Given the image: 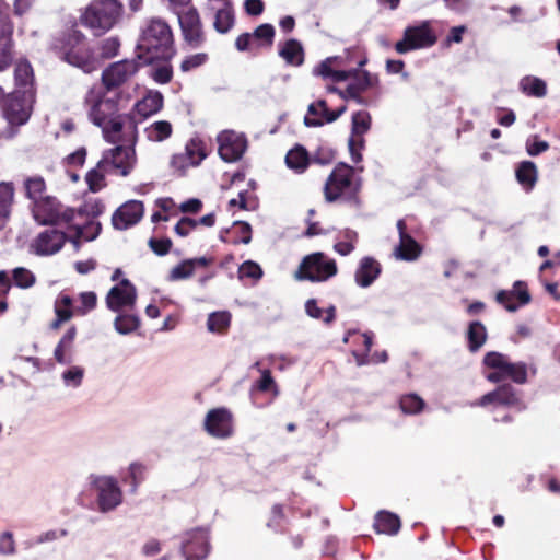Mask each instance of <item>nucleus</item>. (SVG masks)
<instances>
[{
    "label": "nucleus",
    "mask_w": 560,
    "mask_h": 560,
    "mask_svg": "<svg viewBox=\"0 0 560 560\" xmlns=\"http://www.w3.org/2000/svg\"><path fill=\"white\" fill-rule=\"evenodd\" d=\"M84 104L88 108L90 120L97 127L118 114V102L114 97L102 96L98 91L91 89Z\"/></svg>",
    "instance_id": "obj_11"
},
{
    "label": "nucleus",
    "mask_w": 560,
    "mask_h": 560,
    "mask_svg": "<svg viewBox=\"0 0 560 560\" xmlns=\"http://www.w3.org/2000/svg\"><path fill=\"white\" fill-rule=\"evenodd\" d=\"M173 133L172 124L167 120H158L144 129V135L149 141L162 142L168 139Z\"/></svg>",
    "instance_id": "obj_43"
},
{
    "label": "nucleus",
    "mask_w": 560,
    "mask_h": 560,
    "mask_svg": "<svg viewBox=\"0 0 560 560\" xmlns=\"http://www.w3.org/2000/svg\"><path fill=\"white\" fill-rule=\"evenodd\" d=\"M25 196L33 202L46 197L47 186L45 179L40 175L28 176L23 182Z\"/></svg>",
    "instance_id": "obj_42"
},
{
    "label": "nucleus",
    "mask_w": 560,
    "mask_h": 560,
    "mask_svg": "<svg viewBox=\"0 0 560 560\" xmlns=\"http://www.w3.org/2000/svg\"><path fill=\"white\" fill-rule=\"evenodd\" d=\"M144 213L141 201L129 200L120 206L113 214L112 222L117 230H127L137 224Z\"/></svg>",
    "instance_id": "obj_23"
},
{
    "label": "nucleus",
    "mask_w": 560,
    "mask_h": 560,
    "mask_svg": "<svg viewBox=\"0 0 560 560\" xmlns=\"http://www.w3.org/2000/svg\"><path fill=\"white\" fill-rule=\"evenodd\" d=\"M279 55L291 66H301L304 61V50L300 42L289 39L279 48Z\"/></svg>",
    "instance_id": "obj_39"
},
{
    "label": "nucleus",
    "mask_w": 560,
    "mask_h": 560,
    "mask_svg": "<svg viewBox=\"0 0 560 560\" xmlns=\"http://www.w3.org/2000/svg\"><path fill=\"white\" fill-rule=\"evenodd\" d=\"M515 175L520 185L526 191H530L537 182V167L532 161H523L518 164Z\"/></svg>",
    "instance_id": "obj_40"
},
{
    "label": "nucleus",
    "mask_w": 560,
    "mask_h": 560,
    "mask_svg": "<svg viewBox=\"0 0 560 560\" xmlns=\"http://www.w3.org/2000/svg\"><path fill=\"white\" fill-rule=\"evenodd\" d=\"M110 173L106 165H102L100 160L96 166L90 170L85 176L89 189L93 192L102 190L106 186L105 175Z\"/></svg>",
    "instance_id": "obj_44"
},
{
    "label": "nucleus",
    "mask_w": 560,
    "mask_h": 560,
    "mask_svg": "<svg viewBox=\"0 0 560 560\" xmlns=\"http://www.w3.org/2000/svg\"><path fill=\"white\" fill-rule=\"evenodd\" d=\"M338 272L337 262L323 252L306 255L294 272L299 281L325 282Z\"/></svg>",
    "instance_id": "obj_4"
},
{
    "label": "nucleus",
    "mask_w": 560,
    "mask_h": 560,
    "mask_svg": "<svg viewBox=\"0 0 560 560\" xmlns=\"http://www.w3.org/2000/svg\"><path fill=\"white\" fill-rule=\"evenodd\" d=\"M346 112V106H341L336 110H329L324 100H318L310 104L307 114L304 117V124L307 127H319L324 124L334 122Z\"/></svg>",
    "instance_id": "obj_22"
},
{
    "label": "nucleus",
    "mask_w": 560,
    "mask_h": 560,
    "mask_svg": "<svg viewBox=\"0 0 560 560\" xmlns=\"http://www.w3.org/2000/svg\"><path fill=\"white\" fill-rule=\"evenodd\" d=\"M137 124L133 116L117 114L100 128L104 140L108 143L136 144L138 140Z\"/></svg>",
    "instance_id": "obj_9"
},
{
    "label": "nucleus",
    "mask_w": 560,
    "mask_h": 560,
    "mask_svg": "<svg viewBox=\"0 0 560 560\" xmlns=\"http://www.w3.org/2000/svg\"><path fill=\"white\" fill-rule=\"evenodd\" d=\"M139 325V317L133 314H119L114 322L115 329L121 335L135 331Z\"/></svg>",
    "instance_id": "obj_50"
},
{
    "label": "nucleus",
    "mask_w": 560,
    "mask_h": 560,
    "mask_svg": "<svg viewBox=\"0 0 560 560\" xmlns=\"http://www.w3.org/2000/svg\"><path fill=\"white\" fill-rule=\"evenodd\" d=\"M271 393L272 397H277L279 395L278 386L271 376V372L268 369H264L261 371V377L257 380L250 388V398L254 405L261 407L256 402L257 393Z\"/></svg>",
    "instance_id": "obj_35"
},
{
    "label": "nucleus",
    "mask_w": 560,
    "mask_h": 560,
    "mask_svg": "<svg viewBox=\"0 0 560 560\" xmlns=\"http://www.w3.org/2000/svg\"><path fill=\"white\" fill-rule=\"evenodd\" d=\"M399 405L405 413L413 415L423 409L424 401L416 394H408L400 398Z\"/></svg>",
    "instance_id": "obj_55"
},
{
    "label": "nucleus",
    "mask_w": 560,
    "mask_h": 560,
    "mask_svg": "<svg viewBox=\"0 0 560 560\" xmlns=\"http://www.w3.org/2000/svg\"><path fill=\"white\" fill-rule=\"evenodd\" d=\"M163 101L162 93L151 91L133 105L130 116L135 118L138 116L141 120L145 119L162 109Z\"/></svg>",
    "instance_id": "obj_30"
},
{
    "label": "nucleus",
    "mask_w": 560,
    "mask_h": 560,
    "mask_svg": "<svg viewBox=\"0 0 560 560\" xmlns=\"http://www.w3.org/2000/svg\"><path fill=\"white\" fill-rule=\"evenodd\" d=\"M121 12L122 5L117 0H93L82 14L81 22L94 35H102L117 23Z\"/></svg>",
    "instance_id": "obj_3"
},
{
    "label": "nucleus",
    "mask_w": 560,
    "mask_h": 560,
    "mask_svg": "<svg viewBox=\"0 0 560 560\" xmlns=\"http://www.w3.org/2000/svg\"><path fill=\"white\" fill-rule=\"evenodd\" d=\"M120 40L118 37L112 36L105 38L100 44L101 56L105 59L114 58L118 55Z\"/></svg>",
    "instance_id": "obj_57"
},
{
    "label": "nucleus",
    "mask_w": 560,
    "mask_h": 560,
    "mask_svg": "<svg viewBox=\"0 0 560 560\" xmlns=\"http://www.w3.org/2000/svg\"><path fill=\"white\" fill-rule=\"evenodd\" d=\"M343 58L340 56L328 57L315 69L314 74L330 79L334 82H342L350 79V71L342 69Z\"/></svg>",
    "instance_id": "obj_28"
},
{
    "label": "nucleus",
    "mask_w": 560,
    "mask_h": 560,
    "mask_svg": "<svg viewBox=\"0 0 560 560\" xmlns=\"http://www.w3.org/2000/svg\"><path fill=\"white\" fill-rule=\"evenodd\" d=\"M359 189L354 180L353 168L347 164L337 165L325 184V197L332 202L338 199H351Z\"/></svg>",
    "instance_id": "obj_7"
},
{
    "label": "nucleus",
    "mask_w": 560,
    "mask_h": 560,
    "mask_svg": "<svg viewBox=\"0 0 560 560\" xmlns=\"http://www.w3.org/2000/svg\"><path fill=\"white\" fill-rule=\"evenodd\" d=\"M495 300L509 312H515L520 306L530 302L527 285L523 281H516L512 290H501L497 293Z\"/></svg>",
    "instance_id": "obj_25"
},
{
    "label": "nucleus",
    "mask_w": 560,
    "mask_h": 560,
    "mask_svg": "<svg viewBox=\"0 0 560 560\" xmlns=\"http://www.w3.org/2000/svg\"><path fill=\"white\" fill-rule=\"evenodd\" d=\"M372 118L366 110H359L352 115L351 137L349 139V151L352 162L359 163L362 160L361 150L364 148L363 136L371 128Z\"/></svg>",
    "instance_id": "obj_17"
},
{
    "label": "nucleus",
    "mask_w": 560,
    "mask_h": 560,
    "mask_svg": "<svg viewBox=\"0 0 560 560\" xmlns=\"http://www.w3.org/2000/svg\"><path fill=\"white\" fill-rule=\"evenodd\" d=\"M262 275L264 272L261 267L253 260H247L243 262L238 268L240 280H249L252 284L258 282L261 279Z\"/></svg>",
    "instance_id": "obj_49"
},
{
    "label": "nucleus",
    "mask_w": 560,
    "mask_h": 560,
    "mask_svg": "<svg viewBox=\"0 0 560 560\" xmlns=\"http://www.w3.org/2000/svg\"><path fill=\"white\" fill-rule=\"evenodd\" d=\"M210 549V537L206 528L198 527L185 533L180 550L186 560H205Z\"/></svg>",
    "instance_id": "obj_14"
},
{
    "label": "nucleus",
    "mask_w": 560,
    "mask_h": 560,
    "mask_svg": "<svg viewBox=\"0 0 560 560\" xmlns=\"http://www.w3.org/2000/svg\"><path fill=\"white\" fill-rule=\"evenodd\" d=\"M435 43L436 36L429 22H422L420 25L408 26L405 30L402 39L395 44V50L398 54H406L411 50L431 47Z\"/></svg>",
    "instance_id": "obj_12"
},
{
    "label": "nucleus",
    "mask_w": 560,
    "mask_h": 560,
    "mask_svg": "<svg viewBox=\"0 0 560 560\" xmlns=\"http://www.w3.org/2000/svg\"><path fill=\"white\" fill-rule=\"evenodd\" d=\"M178 16V22L182 28L185 42L191 48L200 47L205 42V34L199 13L195 8L188 9L186 12L179 10L174 11Z\"/></svg>",
    "instance_id": "obj_16"
},
{
    "label": "nucleus",
    "mask_w": 560,
    "mask_h": 560,
    "mask_svg": "<svg viewBox=\"0 0 560 560\" xmlns=\"http://www.w3.org/2000/svg\"><path fill=\"white\" fill-rule=\"evenodd\" d=\"M349 71L351 72L350 78H353V81L348 84L346 94L348 97L362 103L360 94L374 85L375 78L366 71H359L358 69Z\"/></svg>",
    "instance_id": "obj_32"
},
{
    "label": "nucleus",
    "mask_w": 560,
    "mask_h": 560,
    "mask_svg": "<svg viewBox=\"0 0 560 560\" xmlns=\"http://www.w3.org/2000/svg\"><path fill=\"white\" fill-rule=\"evenodd\" d=\"M205 158L206 152L202 141L198 139H191L187 142L184 153L173 156L172 164L174 167L184 170L189 166L199 165Z\"/></svg>",
    "instance_id": "obj_27"
},
{
    "label": "nucleus",
    "mask_w": 560,
    "mask_h": 560,
    "mask_svg": "<svg viewBox=\"0 0 560 560\" xmlns=\"http://www.w3.org/2000/svg\"><path fill=\"white\" fill-rule=\"evenodd\" d=\"M15 89L20 92H30L36 95L35 78L32 65L26 59H21L14 68Z\"/></svg>",
    "instance_id": "obj_31"
},
{
    "label": "nucleus",
    "mask_w": 560,
    "mask_h": 560,
    "mask_svg": "<svg viewBox=\"0 0 560 560\" xmlns=\"http://www.w3.org/2000/svg\"><path fill=\"white\" fill-rule=\"evenodd\" d=\"M234 11L232 2L226 1L222 8H219L215 13L213 26L217 32L221 34L228 33L234 25Z\"/></svg>",
    "instance_id": "obj_41"
},
{
    "label": "nucleus",
    "mask_w": 560,
    "mask_h": 560,
    "mask_svg": "<svg viewBox=\"0 0 560 560\" xmlns=\"http://www.w3.org/2000/svg\"><path fill=\"white\" fill-rule=\"evenodd\" d=\"M136 300V287L128 279H122L108 291L105 302L110 311L120 312L124 308L132 310Z\"/></svg>",
    "instance_id": "obj_18"
},
{
    "label": "nucleus",
    "mask_w": 560,
    "mask_h": 560,
    "mask_svg": "<svg viewBox=\"0 0 560 560\" xmlns=\"http://www.w3.org/2000/svg\"><path fill=\"white\" fill-rule=\"evenodd\" d=\"M35 100L36 95L30 92L13 90L9 93L2 105V114L8 124L12 127L25 125L33 113Z\"/></svg>",
    "instance_id": "obj_8"
},
{
    "label": "nucleus",
    "mask_w": 560,
    "mask_h": 560,
    "mask_svg": "<svg viewBox=\"0 0 560 560\" xmlns=\"http://www.w3.org/2000/svg\"><path fill=\"white\" fill-rule=\"evenodd\" d=\"M148 245L154 254H156L158 256H164L171 250L173 243L167 237H151L148 242Z\"/></svg>",
    "instance_id": "obj_63"
},
{
    "label": "nucleus",
    "mask_w": 560,
    "mask_h": 560,
    "mask_svg": "<svg viewBox=\"0 0 560 560\" xmlns=\"http://www.w3.org/2000/svg\"><path fill=\"white\" fill-rule=\"evenodd\" d=\"M139 70L135 60L124 59L108 66L102 73L104 85L110 90L120 86L132 78Z\"/></svg>",
    "instance_id": "obj_19"
},
{
    "label": "nucleus",
    "mask_w": 560,
    "mask_h": 560,
    "mask_svg": "<svg viewBox=\"0 0 560 560\" xmlns=\"http://www.w3.org/2000/svg\"><path fill=\"white\" fill-rule=\"evenodd\" d=\"M250 35L258 51L261 48L271 47L275 38V28L271 24H261Z\"/></svg>",
    "instance_id": "obj_48"
},
{
    "label": "nucleus",
    "mask_w": 560,
    "mask_h": 560,
    "mask_svg": "<svg viewBox=\"0 0 560 560\" xmlns=\"http://www.w3.org/2000/svg\"><path fill=\"white\" fill-rule=\"evenodd\" d=\"M208 60V55L205 52H198L186 57L180 63V70L183 72L191 71L202 65H205Z\"/></svg>",
    "instance_id": "obj_61"
},
{
    "label": "nucleus",
    "mask_w": 560,
    "mask_h": 560,
    "mask_svg": "<svg viewBox=\"0 0 560 560\" xmlns=\"http://www.w3.org/2000/svg\"><path fill=\"white\" fill-rule=\"evenodd\" d=\"M31 210L35 221L42 225L71 223L82 218L81 210L65 208L54 196H46L32 203Z\"/></svg>",
    "instance_id": "obj_5"
},
{
    "label": "nucleus",
    "mask_w": 560,
    "mask_h": 560,
    "mask_svg": "<svg viewBox=\"0 0 560 560\" xmlns=\"http://www.w3.org/2000/svg\"><path fill=\"white\" fill-rule=\"evenodd\" d=\"M81 213H83L81 211ZM84 215V214H82ZM79 219H84V217L80 218ZM78 221V218L71 222V223H68L71 228L74 229V238L72 240L73 244L79 246V243L80 242H91L93 240H95L98 234L101 233V230H102V226H101V223L95 221V220H89L86 222H84L83 224L77 222Z\"/></svg>",
    "instance_id": "obj_33"
},
{
    "label": "nucleus",
    "mask_w": 560,
    "mask_h": 560,
    "mask_svg": "<svg viewBox=\"0 0 560 560\" xmlns=\"http://www.w3.org/2000/svg\"><path fill=\"white\" fill-rule=\"evenodd\" d=\"M79 305L73 306L75 315L84 316L93 311L97 304V295L93 291L81 292L79 294Z\"/></svg>",
    "instance_id": "obj_52"
},
{
    "label": "nucleus",
    "mask_w": 560,
    "mask_h": 560,
    "mask_svg": "<svg viewBox=\"0 0 560 560\" xmlns=\"http://www.w3.org/2000/svg\"><path fill=\"white\" fill-rule=\"evenodd\" d=\"M13 282L16 287L22 289L31 288L35 283L34 273L26 268H15L12 275Z\"/></svg>",
    "instance_id": "obj_56"
},
{
    "label": "nucleus",
    "mask_w": 560,
    "mask_h": 560,
    "mask_svg": "<svg viewBox=\"0 0 560 560\" xmlns=\"http://www.w3.org/2000/svg\"><path fill=\"white\" fill-rule=\"evenodd\" d=\"M206 430L213 436L228 438L232 434V415L225 408L212 409L205 420Z\"/></svg>",
    "instance_id": "obj_24"
},
{
    "label": "nucleus",
    "mask_w": 560,
    "mask_h": 560,
    "mask_svg": "<svg viewBox=\"0 0 560 560\" xmlns=\"http://www.w3.org/2000/svg\"><path fill=\"white\" fill-rule=\"evenodd\" d=\"M487 368L493 370L487 374V380L492 383L511 378L517 384L527 381V366L523 362L513 363L510 359L499 352H488L483 358Z\"/></svg>",
    "instance_id": "obj_6"
},
{
    "label": "nucleus",
    "mask_w": 560,
    "mask_h": 560,
    "mask_svg": "<svg viewBox=\"0 0 560 560\" xmlns=\"http://www.w3.org/2000/svg\"><path fill=\"white\" fill-rule=\"evenodd\" d=\"M359 338L362 340V342L364 345V349H365V352L362 354L358 353L357 351H353V355L355 357L359 365H364L370 362H373V363L386 362L388 360V354L386 351H382L380 353L375 352L371 357V359L369 358V352L373 346V335L372 334L364 332V334L359 335Z\"/></svg>",
    "instance_id": "obj_38"
},
{
    "label": "nucleus",
    "mask_w": 560,
    "mask_h": 560,
    "mask_svg": "<svg viewBox=\"0 0 560 560\" xmlns=\"http://www.w3.org/2000/svg\"><path fill=\"white\" fill-rule=\"evenodd\" d=\"M231 322V315L228 312H215L210 314L207 320V326L210 331L222 332Z\"/></svg>",
    "instance_id": "obj_54"
},
{
    "label": "nucleus",
    "mask_w": 560,
    "mask_h": 560,
    "mask_svg": "<svg viewBox=\"0 0 560 560\" xmlns=\"http://www.w3.org/2000/svg\"><path fill=\"white\" fill-rule=\"evenodd\" d=\"M311 162V158L306 149L296 144L285 155L287 166L298 174L303 173Z\"/></svg>",
    "instance_id": "obj_36"
},
{
    "label": "nucleus",
    "mask_w": 560,
    "mask_h": 560,
    "mask_svg": "<svg viewBox=\"0 0 560 560\" xmlns=\"http://www.w3.org/2000/svg\"><path fill=\"white\" fill-rule=\"evenodd\" d=\"M136 144H116L102 153V165H106L110 173L128 176L137 165Z\"/></svg>",
    "instance_id": "obj_10"
},
{
    "label": "nucleus",
    "mask_w": 560,
    "mask_h": 560,
    "mask_svg": "<svg viewBox=\"0 0 560 560\" xmlns=\"http://www.w3.org/2000/svg\"><path fill=\"white\" fill-rule=\"evenodd\" d=\"M494 404L497 406L515 407L517 410L525 409V404L515 388L510 384H503L495 390L483 395L480 399V406Z\"/></svg>",
    "instance_id": "obj_21"
},
{
    "label": "nucleus",
    "mask_w": 560,
    "mask_h": 560,
    "mask_svg": "<svg viewBox=\"0 0 560 560\" xmlns=\"http://www.w3.org/2000/svg\"><path fill=\"white\" fill-rule=\"evenodd\" d=\"M305 311L310 317L322 320L325 324H331L336 318V307L334 305L326 310L320 308L315 299L306 301Z\"/></svg>",
    "instance_id": "obj_46"
},
{
    "label": "nucleus",
    "mask_w": 560,
    "mask_h": 560,
    "mask_svg": "<svg viewBox=\"0 0 560 560\" xmlns=\"http://www.w3.org/2000/svg\"><path fill=\"white\" fill-rule=\"evenodd\" d=\"M520 90L528 96L544 97L547 93V85L544 80L527 75L520 81Z\"/></svg>",
    "instance_id": "obj_47"
},
{
    "label": "nucleus",
    "mask_w": 560,
    "mask_h": 560,
    "mask_svg": "<svg viewBox=\"0 0 560 560\" xmlns=\"http://www.w3.org/2000/svg\"><path fill=\"white\" fill-rule=\"evenodd\" d=\"M14 188L11 183L0 184V219L10 214L13 203Z\"/></svg>",
    "instance_id": "obj_51"
},
{
    "label": "nucleus",
    "mask_w": 560,
    "mask_h": 560,
    "mask_svg": "<svg viewBox=\"0 0 560 560\" xmlns=\"http://www.w3.org/2000/svg\"><path fill=\"white\" fill-rule=\"evenodd\" d=\"M137 58L143 63L170 61L176 54L170 25L161 19H151L142 28L136 46Z\"/></svg>",
    "instance_id": "obj_1"
},
{
    "label": "nucleus",
    "mask_w": 560,
    "mask_h": 560,
    "mask_svg": "<svg viewBox=\"0 0 560 560\" xmlns=\"http://www.w3.org/2000/svg\"><path fill=\"white\" fill-rule=\"evenodd\" d=\"M67 235L56 229L40 232L32 242L31 248L38 256H50L58 253L65 245Z\"/></svg>",
    "instance_id": "obj_20"
},
{
    "label": "nucleus",
    "mask_w": 560,
    "mask_h": 560,
    "mask_svg": "<svg viewBox=\"0 0 560 560\" xmlns=\"http://www.w3.org/2000/svg\"><path fill=\"white\" fill-rule=\"evenodd\" d=\"M217 142L220 158L228 163L240 161L248 147L245 133L234 130L221 131L217 137Z\"/></svg>",
    "instance_id": "obj_13"
},
{
    "label": "nucleus",
    "mask_w": 560,
    "mask_h": 560,
    "mask_svg": "<svg viewBox=\"0 0 560 560\" xmlns=\"http://www.w3.org/2000/svg\"><path fill=\"white\" fill-rule=\"evenodd\" d=\"M194 269L191 267V261L183 260L180 264L176 265L168 275L170 281H178L188 279L194 275Z\"/></svg>",
    "instance_id": "obj_58"
},
{
    "label": "nucleus",
    "mask_w": 560,
    "mask_h": 560,
    "mask_svg": "<svg viewBox=\"0 0 560 560\" xmlns=\"http://www.w3.org/2000/svg\"><path fill=\"white\" fill-rule=\"evenodd\" d=\"M12 34L13 25L8 14V7L0 0V37H10Z\"/></svg>",
    "instance_id": "obj_62"
},
{
    "label": "nucleus",
    "mask_w": 560,
    "mask_h": 560,
    "mask_svg": "<svg viewBox=\"0 0 560 560\" xmlns=\"http://www.w3.org/2000/svg\"><path fill=\"white\" fill-rule=\"evenodd\" d=\"M144 466L139 463H132L129 467V476L124 478L126 483H130L131 490L136 491L139 482L143 480L144 476Z\"/></svg>",
    "instance_id": "obj_60"
},
{
    "label": "nucleus",
    "mask_w": 560,
    "mask_h": 560,
    "mask_svg": "<svg viewBox=\"0 0 560 560\" xmlns=\"http://www.w3.org/2000/svg\"><path fill=\"white\" fill-rule=\"evenodd\" d=\"M93 486L96 491L98 510L103 513L116 509L122 501V493L116 479L112 477H95Z\"/></svg>",
    "instance_id": "obj_15"
},
{
    "label": "nucleus",
    "mask_w": 560,
    "mask_h": 560,
    "mask_svg": "<svg viewBox=\"0 0 560 560\" xmlns=\"http://www.w3.org/2000/svg\"><path fill=\"white\" fill-rule=\"evenodd\" d=\"M468 348L471 352L478 351L487 340V329L480 322H471L467 331Z\"/></svg>",
    "instance_id": "obj_45"
},
{
    "label": "nucleus",
    "mask_w": 560,
    "mask_h": 560,
    "mask_svg": "<svg viewBox=\"0 0 560 560\" xmlns=\"http://www.w3.org/2000/svg\"><path fill=\"white\" fill-rule=\"evenodd\" d=\"M397 229L399 232V244L395 249L396 257L406 261L416 260L421 254V246L407 233L405 220H398Z\"/></svg>",
    "instance_id": "obj_26"
},
{
    "label": "nucleus",
    "mask_w": 560,
    "mask_h": 560,
    "mask_svg": "<svg viewBox=\"0 0 560 560\" xmlns=\"http://www.w3.org/2000/svg\"><path fill=\"white\" fill-rule=\"evenodd\" d=\"M381 264L373 257H363L354 272V281L360 288H369L381 275Z\"/></svg>",
    "instance_id": "obj_29"
},
{
    "label": "nucleus",
    "mask_w": 560,
    "mask_h": 560,
    "mask_svg": "<svg viewBox=\"0 0 560 560\" xmlns=\"http://www.w3.org/2000/svg\"><path fill=\"white\" fill-rule=\"evenodd\" d=\"M84 370L81 366H71L62 373L63 383L67 386L78 387L81 385Z\"/></svg>",
    "instance_id": "obj_59"
},
{
    "label": "nucleus",
    "mask_w": 560,
    "mask_h": 560,
    "mask_svg": "<svg viewBox=\"0 0 560 560\" xmlns=\"http://www.w3.org/2000/svg\"><path fill=\"white\" fill-rule=\"evenodd\" d=\"M549 149L547 141L540 140L538 136H533L526 141L527 153L532 156H536Z\"/></svg>",
    "instance_id": "obj_64"
},
{
    "label": "nucleus",
    "mask_w": 560,
    "mask_h": 560,
    "mask_svg": "<svg viewBox=\"0 0 560 560\" xmlns=\"http://www.w3.org/2000/svg\"><path fill=\"white\" fill-rule=\"evenodd\" d=\"M51 49L56 55L85 73L97 68L96 59L92 48L89 46L84 35L74 28L62 32L52 39Z\"/></svg>",
    "instance_id": "obj_2"
},
{
    "label": "nucleus",
    "mask_w": 560,
    "mask_h": 560,
    "mask_svg": "<svg viewBox=\"0 0 560 560\" xmlns=\"http://www.w3.org/2000/svg\"><path fill=\"white\" fill-rule=\"evenodd\" d=\"M14 44L12 36L0 37V72L7 70L14 58Z\"/></svg>",
    "instance_id": "obj_53"
},
{
    "label": "nucleus",
    "mask_w": 560,
    "mask_h": 560,
    "mask_svg": "<svg viewBox=\"0 0 560 560\" xmlns=\"http://www.w3.org/2000/svg\"><path fill=\"white\" fill-rule=\"evenodd\" d=\"M73 306L72 299L68 294H59L55 302L56 319L51 323L52 329H58L62 323L75 315Z\"/></svg>",
    "instance_id": "obj_37"
},
{
    "label": "nucleus",
    "mask_w": 560,
    "mask_h": 560,
    "mask_svg": "<svg viewBox=\"0 0 560 560\" xmlns=\"http://www.w3.org/2000/svg\"><path fill=\"white\" fill-rule=\"evenodd\" d=\"M400 525L399 517L387 511L378 512L374 520V528L378 534L396 535Z\"/></svg>",
    "instance_id": "obj_34"
}]
</instances>
